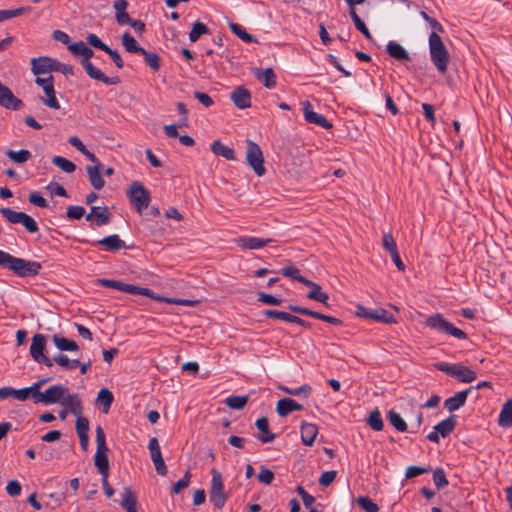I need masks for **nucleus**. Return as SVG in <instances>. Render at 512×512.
Segmentation results:
<instances>
[{"label": "nucleus", "mask_w": 512, "mask_h": 512, "mask_svg": "<svg viewBox=\"0 0 512 512\" xmlns=\"http://www.w3.org/2000/svg\"><path fill=\"white\" fill-rule=\"evenodd\" d=\"M68 49L73 55L82 57L80 61L81 66L91 79L100 81L106 85H117L121 82L119 76L108 77L99 68L93 65L90 59L94 56V51L83 41L70 44Z\"/></svg>", "instance_id": "f257e3e1"}, {"label": "nucleus", "mask_w": 512, "mask_h": 512, "mask_svg": "<svg viewBox=\"0 0 512 512\" xmlns=\"http://www.w3.org/2000/svg\"><path fill=\"white\" fill-rule=\"evenodd\" d=\"M0 266L22 278L35 277L42 269L40 262L18 258L3 250H0Z\"/></svg>", "instance_id": "f03ea898"}, {"label": "nucleus", "mask_w": 512, "mask_h": 512, "mask_svg": "<svg viewBox=\"0 0 512 512\" xmlns=\"http://www.w3.org/2000/svg\"><path fill=\"white\" fill-rule=\"evenodd\" d=\"M428 42L431 62L440 74H445L450 62V55L446 46L440 35L435 32L430 33Z\"/></svg>", "instance_id": "7ed1b4c3"}, {"label": "nucleus", "mask_w": 512, "mask_h": 512, "mask_svg": "<svg viewBox=\"0 0 512 512\" xmlns=\"http://www.w3.org/2000/svg\"><path fill=\"white\" fill-rule=\"evenodd\" d=\"M425 324L432 330H435L439 333L452 336L456 339L465 340L468 338L466 332L462 329L455 327L450 321H448L441 313H435L430 315Z\"/></svg>", "instance_id": "20e7f679"}, {"label": "nucleus", "mask_w": 512, "mask_h": 512, "mask_svg": "<svg viewBox=\"0 0 512 512\" xmlns=\"http://www.w3.org/2000/svg\"><path fill=\"white\" fill-rule=\"evenodd\" d=\"M97 449L94 456V465L102 478L109 476V460L107 452L109 451L106 444V436L103 428L98 425L95 429Z\"/></svg>", "instance_id": "39448f33"}, {"label": "nucleus", "mask_w": 512, "mask_h": 512, "mask_svg": "<svg viewBox=\"0 0 512 512\" xmlns=\"http://www.w3.org/2000/svg\"><path fill=\"white\" fill-rule=\"evenodd\" d=\"M127 197L130 204L135 208L138 213H142L151 201L150 192L139 181H133L127 189Z\"/></svg>", "instance_id": "423d86ee"}, {"label": "nucleus", "mask_w": 512, "mask_h": 512, "mask_svg": "<svg viewBox=\"0 0 512 512\" xmlns=\"http://www.w3.org/2000/svg\"><path fill=\"white\" fill-rule=\"evenodd\" d=\"M434 367L449 376L455 377L458 381L463 383H471L477 378L475 371L461 363L449 364L446 362H437L434 364Z\"/></svg>", "instance_id": "0eeeda50"}, {"label": "nucleus", "mask_w": 512, "mask_h": 512, "mask_svg": "<svg viewBox=\"0 0 512 512\" xmlns=\"http://www.w3.org/2000/svg\"><path fill=\"white\" fill-rule=\"evenodd\" d=\"M211 487L209 490V500L217 508L222 509L228 498L224 492V484L221 473L215 468L211 469Z\"/></svg>", "instance_id": "6e6552de"}, {"label": "nucleus", "mask_w": 512, "mask_h": 512, "mask_svg": "<svg viewBox=\"0 0 512 512\" xmlns=\"http://www.w3.org/2000/svg\"><path fill=\"white\" fill-rule=\"evenodd\" d=\"M0 213L9 223L22 224L29 233H36L39 230L37 222L24 212L5 207L0 209Z\"/></svg>", "instance_id": "1a4fd4ad"}, {"label": "nucleus", "mask_w": 512, "mask_h": 512, "mask_svg": "<svg viewBox=\"0 0 512 512\" xmlns=\"http://www.w3.org/2000/svg\"><path fill=\"white\" fill-rule=\"evenodd\" d=\"M98 284L107 287L113 288L125 293L134 294V295H142L146 297H154V292L146 287H139L133 284L124 283L118 280L105 279L101 278L97 280Z\"/></svg>", "instance_id": "9d476101"}, {"label": "nucleus", "mask_w": 512, "mask_h": 512, "mask_svg": "<svg viewBox=\"0 0 512 512\" xmlns=\"http://www.w3.org/2000/svg\"><path fill=\"white\" fill-rule=\"evenodd\" d=\"M246 160L257 176H263L266 172L261 148L252 140H247Z\"/></svg>", "instance_id": "9b49d317"}, {"label": "nucleus", "mask_w": 512, "mask_h": 512, "mask_svg": "<svg viewBox=\"0 0 512 512\" xmlns=\"http://www.w3.org/2000/svg\"><path fill=\"white\" fill-rule=\"evenodd\" d=\"M45 347L46 337L43 334H35L32 337L30 355L34 361L44 364L47 367H52L53 361L44 354Z\"/></svg>", "instance_id": "f8f14e48"}, {"label": "nucleus", "mask_w": 512, "mask_h": 512, "mask_svg": "<svg viewBox=\"0 0 512 512\" xmlns=\"http://www.w3.org/2000/svg\"><path fill=\"white\" fill-rule=\"evenodd\" d=\"M355 313L359 317L372 319L382 323L391 324L396 322L395 317L383 308L372 310L364 307L363 305H357Z\"/></svg>", "instance_id": "ddd939ff"}, {"label": "nucleus", "mask_w": 512, "mask_h": 512, "mask_svg": "<svg viewBox=\"0 0 512 512\" xmlns=\"http://www.w3.org/2000/svg\"><path fill=\"white\" fill-rule=\"evenodd\" d=\"M457 425V419L455 415H451L448 418L440 421L434 426V431L427 435V439L434 443H439L440 436L445 438L449 436Z\"/></svg>", "instance_id": "4468645a"}, {"label": "nucleus", "mask_w": 512, "mask_h": 512, "mask_svg": "<svg viewBox=\"0 0 512 512\" xmlns=\"http://www.w3.org/2000/svg\"><path fill=\"white\" fill-rule=\"evenodd\" d=\"M0 106L5 109H9V110H13V111L20 110L23 107L22 100L17 98L13 94L12 90L8 86L4 85L1 81H0Z\"/></svg>", "instance_id": "2eb2a0df"}, {"label": "nucleus", "mask_w": 512, "mask_h": 512, "mask_svg": "<svg viewBox=\"0 0 512 512\" xmlns=\"http://www.w3.org/2000/svg\"><path fill=\"white\" fill-rule=\"evenodd\" d=\"M148 449L157 474L165 476L167 474V466L163 460L159 442L156 437L149 440Z\"/></svg>", "instance_id": "dca6fc26"}, {"label": "nucleus", "mask_w": 512, "mask_h": 512, "mask_svg": "<svg viewBox=\"0 0 512 512\" xmlns=\"http://www.w3.org/2000/svg\"><path fill=\"white\" fill-rule=\"evenodd\" d=\"M302 106L306 122L315 124L327 130L332 128V123H330L322 114L313 111L312 105L309 101H304Z\"/></svg>", "instance_id": "f3484780"}, {"label": "nucleus", "mask_w": 512, "mask_h": 512, "mask_svg": "<svg viewBox=\"0 0 512 512\" xmlns=\"http://www.w3.org/2000/svg\"><path fill=\"white\" fill-rule=\"evenodd\" d=\"M288 309L291 312H293V313H298V314H302V315H305V316H310L312 318L328 322V323H330L332 325L338 326V325H342V323H343L342 320L339 319V318H336V317H333V316H328V315L322 314L320 312H317V311H314V310H311V309H308V308H305V307H301V306H298V305H289Z\"/></svg>", "instance_id": "a211bd4d"}, {"label": "nucleus", "mask_w": 512, "mask_h": 512, "mask_svg": "<svg viewBox=\"0 0 512 512\" xmlns=\"http://www.w3.org/2000/svg\"><path fill=\"white\" fill-rule=\"evenodd\" d=\"M68 387L64 385H53L43 392L41 403L48 405L54 403H60L64 398V395L68 392Z\"/></svg>", "instance_id": "6ab92c4d"}, {"label": "nucleus", "mask_w": 512, "mask_h": 512, "mask_svg": "<svg viewBox=\"0 0 512 512\" xmlns=\"http://www.w3.org/2000/svg\"><path fill=\"white\" fill-rule=\"evenodd\" d=\"M230 99L239 109H246L251 106V93L244 86H237L230 94Z\"/></svg>", "instance_id": "aec40b11"}, {"label": "nucleus", "mask_w": 512, "mask_h": 512, "mask_svg": "<svg viewBox=\"0 0 512 512\" xmlns=\"http://www.w3.org/2000/svg\"><path fill=\"white\" fill-rule=\"evenodd\" d=\"M473 387L467 388L463 391L457 392L454 396L447 398L444 401V407L449 412H454L462 407L467 400L468 395L472 392Z\"/></svg>", "instance_id": "412c9836"}, {"label": "nucleus", "mask_w": 512, "mask_h": 512, "mask_svg": "<svg viewBox=\"0 0 512 512\" xmlns=\"http://www.w3.org/2000/svg\"><path fill=\"white\" fill-rule=\"evenodd\" d=\"M272 242L270 238H257L250 236L239 237L236 240V244L244 250L260 249Z\"/></svg>", "instance_id": "4be33fe9"}, {"label": "nucleus", "mask_w": 512, "mask_h": 512, "mask_svg": "<svg viewBox=\"0 0 512 512\" xmlns=\"http://www.w3.org/2000/svg\"><path fill=\"white\" fill-rule=\"evenodd\" d=\"M61 406L68 409L74 416H80L83 413L82 400L76 393H66L61 400Z\"/></svg>", "instance_id": "5701e85b"}, {"label": "nucleus", "mask_w": 512, "mask_h": 512, "mask_svg": "<svg viewBox=\"0 0 512 512\" xmlns=\"http://www.w3.org/2000/svg\"><path fill=\"white\" fill-rule=\"evenodd\" d=\"M303 406L292 398H282L277 402L276 411L279 416L286 417L293 411H301Z\"/></svg>", "instance_id": "b1692460"}, {"label": "nucleus", "mask_w": 512, "mask_h": 512, "mask_svg": "<svg viewBox=\"0 0 512 512\" xmlns=\"http://www.w3.org/2000/svg\"><path fill=\"white\" fill-rule=\"evenodd\" d=\"M96 245H102L107 251L116 252L126 248V243L117 234L109 235L96 242Z\"/></svg>", "instance_id": "393cba45"}, {"label": "nucleus", "mask_w": 512, "mask_h": 512, "mask_svg": "<svg viewBox=\"0 0 512 512\" xmlns=\"http://www.w3.org/2000/svg\"><path fill=\"white\" fill-rule=\"evenodd\" d=\"M256 427L260 431V434L257 436V439L263 443H271L276 438V435L274 433H271L269 431V421L266 417H261L256 420L255 423Z\"/></svg>", "instance_id": "a878e982"}, {"label": "nucleus", "mask_w": 512, "mask_h": 512, "mask_svg": "<svg viewBox=\"0 0 512 512\" xmlns=\"http://www.w3.org/2000/svg\"><path fill=\"white\" fill-rule=\"evenodd\" d=\"M318 435V426L313 423L302 422L301 424V440L304 445L312 446Z\"/></svg>", "instance_id": "bb28decb"}, {"label": "nucleus", "mask_w": 512, "mask_h": 512, "mask_svg": "<svg viewBox=\"0 0 512 512\" xmlns=\"http://www.w3.org/2000/svg\"><path fill=\"white\" fill-rule=\"evenodd\" d=\"M254 75L266 88L272 89L276 86V75L272 68H257Z\"/></svg>", "instance_id": "cd10ccee"}, {"label": "nucleus", "mask_w": 512, "mask_h": 512, "mask_svg": "<svg viewBox=\"0 0 512 512\" xmlns=\"http://www.w3.org/2000/svg\"><path fill=\"white\" fill-rule=\"evenodd\" d=\"M120 506L127 512H138L137 498L131 487H125L123 489Z\"/></svg>", "instance_id": "c85d7f7f"}, {"label": "nucleus", "mask_w": 512, "mask_h": 512, "mask_svg": "<svg viewBox=\"0 0 512 512\" xmlns=\"http://www.w3.org/2000/svg\"><path fill=\"white\" fill-rule=\"evenodd\" d=\"M387 53L397 61H410L408 51L395 41H389L386 46Z\"/></svg>", "instance_id": "c756f323"}, {"label": "nucleus", "mask_w": 512, "mask_h": 512, "mask_svg": "<svg viewBox=\"0 0 512 512\" xmlns=\"http://www.w3.org/2000/svg\"><path fill=\"white\" fill-rule=\"evenodd\" d=\"M50 57L42 56L31 60V71L34 75L47 74L50 72Z\"/></svg>", "instance_id": "7c9ffc66"}, {"label": "nucleus", "mask_w": 512, "mask_h": 512, "mask_svg": "<svg viewBox=\"0 0 512 512\" xmlns=\"http://www.w3.org/2000/svg\"><path fill=\"white\" fill-rule=\"evenodd\" d=\"M100 168L101 165H93L86 167L89 181L96 190L102 189L105 185V181L100 174Z\"/></svg>", "instance_id": "2f4dec72"}, {"label": "nucleus", "mask_w": 512, "mask_h": 512, "mask_svg": "<svg viewBox=\"0 0 512 512\" xmlns=\"http://www.w3.org/2000/svg\"><path fill=\"white\" fill-rule=\"evenodd\" d=\"M498 424L504 428L512 426V399L507 400L503 404L499 414Z\"/></svg>", "instance_id": "473e14b6"}, {"label": "nucleus", "mask_w": 512, "mask_h": 512, "mask_svg": "<svg viewBox=\"0 0 512 512\" xmlns=\"http://www.w3.org/2000/svg\"><path fill=\"white\" fill-rule=\"evenodd\" d=\"M210 149L215 155L222 156L227 160H235L234 150L224 145L220 140L213 141L210 146Z\"/></svg>", "instance_id": "72a5a7b5"}, {"label": "nucleus", "mask_w": 512, "mask_h": 512, "mask_svg": "<svg viewBox=\"0 0 512 512\" xmlns=\"http://www.w3.org/2000/svg\"><path fill=\"white\" fill-rule=\"evenodd\" d=\"M43 91L45 93V97H40V101L51 109H60V103L56 98L54 84L49 87L46 86Z\"/></svg>", "instance_id": "f704fd0d"}, {"label": "nucleus", "mask_w": 512, "mask_h": 512, "mask_svg": "<svg viewBox=\"0 0 512 512\" xmlns=\"http://www.w3.org/2000/svg\"><path fill=\"white\" fill-rule=\"evenodd\" d=\"M53 342L60 351H78V344L71 339L65 338L60 335L53 336Z\"/></svg>", "instance_id": "c9c22d12"}, {"label": "nucleus", "mask_w": 512, "mask_h": 512, "mask_svg": "<svg viewBox=\"0 0 512 512\" xmlns=\"http://www.w3.org/2000/svg\"><path fill=\"white\" fill-rule=\"evenodd\" d=\"M122 44L125 48V50L129 53H138L141 54L144 50L143 47H141L135 38L130 35V33L126 32L122 36Z\"/></svg>", "instance_id": "e433bc0d"}, {"label": "nucleus", "mask_w": 512, "mask_h": 512, "mask_svg": "<svg viewBox=\"0 0 512 512\" xmlns=\"http://www.w3.org/2000/svg\"><path fill=\"white\" fill-rule=\"evenodd\" d=\"M94 224L98 227L108 225L111 221V213L107 207L95 206Z\"/></svg>", "instance_id": "4c0bfd02"}, {"label": "nucleus", "mask_w": 512, "mask_h": 512, "mask_svg": "<svg viewBox=\"0 0 512 512\" xmlns=\"http://www.w3.org/2000/svg\"><path fill=\"white\" fill-rule=\"evenodd\" d=\"M114 397L107 388H102L97 396V401L102 404V412L108 413L113 403Z\"/></svg>", "instance_id": "58836bf2"}, {"label": "nucleus", "mask_w": 512, "mask_h": 512, "mask_svg": "<svg viewBox=\"0 0 512 512\" xmlns=\"http://www.w3.org/2000/svg\"><path fill=\"white\" fill-rule=\"evenodd\" d=\"M387 419L389 423L399 432H405L407 430V424L404 421V419L401 417V415L394 411L390 410L387 413Z\"/></svg>", "instance_id": "ea45409f"}, {"label": "nucleus", "mask_w": 512, "mask_h": 512, "mask_svg": "<svg viewBox=\"0 0 512 512\" xmlns=\"http://www.w3.org/2000/svg\"><path fill=\"white\" fill-rule=\"evenodd\" d=\"M307 298L320 302L325 306L329 307L328 300L329 295L326 292L322 291V288L319 284H316L307 294Z\"/></svg>", "instance_id": "a19ab883"}, {"label": "nucleus", "mask_w": 512, "mask_h": 512, "mask_svg": "<svg viewBox=\"0 0 512 512\" xmlns=\"http://www.w3.org/2000/svg\"><path fill=\"white\" fill-rule=\"evenodd\" d=\"M229 28L231 29V31L236 35L238 36L242 41H244L245 43H253V42H256L257 40L255 39V37L251 34H249L245 28L243 26H241L240 24H237V23H233V22H230L229 23Z\"/></svg>", "instance_id": "79ce46f5"}, {"label": "nucleus", "mask_w": 512, "mask_h": 512, "mask_svg": "<svg viewBox=\"0 0 512 512\" xmlns=\"http://www.w3.org/2000/svg\"><path fill=\"white\" fill-rule=\"evenodd\" d=\"M141 55L144 57L146 64L153 70L159 71L161 68V58L156 52L143 50Z\"/></svg>", "instance_id": "37998d69"}, {"label": "nucleus", "mask_w": 512, "mask_h": 512, "mask_svg": "<svg viewBox=\"0 0 512 512\" xmlns=\"http://www.w3.org/2000/svg\"><path fill=\"white\" fill-rule=\"evenodd\" d=\"M248 401L249 397L247 395H232L225 399V404L231 409L241 410L246 406Z\"/></svg>", "instance_id": "c03bdc74"}, {"label": "nucleus", "mask_w": 512, "mask_h": 512, "mask_svg": "<svg viewBox=\"0 0 512 512\" xmlns=\"http://www.w3.org/2000/svg\"><path fill=\"white\" fill-rule=\"evenodd\" d=\"M349 14H350V17H351L356 29L358 31H360L366 39L371 40L372 35H371L369 29L367 28V26L365 25V23L361 20L359 15L356 13L355 8L350 9Z\"/></svg>", "instance_id": "a18cd8bd"}, {"label": "nucleus", "mask_w": 512, "mask_h": 512, "mask_svg": "<svg viewBox=\"0 0 512 512\" xmlns=\"http://www.w3.org/2000/svg\"><path fill=\"white\" fill-rule=\"evenodd\" d=\"M31 10L32 8L29 6L9 10H0V23L11 18L27 14L31 12Z\"/></svg>", "instance_id": "49530a36"}, {"label": "nucleus", "mask_w": 512, "mask_h": 512, "mask_svg": "<svg viewBox=\"0 0 512 512\" xmlns=\"http://www.w3.org/2000/svg\"><path fill=\"white\" fill-rule=\"evenodd\" d=\"M209 33H210V29L207 27L206 24H204L200 21H196L193 24L192 29L189 33V40L191 42H196L202 35L209 34Z\"/></svg>", "instance_id": "de8ad7c7"}, {"label": "nucleus", "mask_w": 512, "mask_h": 512, "mask_svg": "<svg viewBox=\"0 0 512 512\" xmlns=\"http://www.w3.org/2000/svg\"><path fill=\"white\" fill-rule=\"evenodd\" d=\"M6 155L10 160L17 164H23L31 158V152L26 149H21L19 151L7 150Z\"/></svg>", "instance_id": "09e8293b"}, {"label": "nucleus", "mask_w": 512, "mask_h": 512, "mask_svg": "<svg viewBox=\"0 0 512 512\" xmlns=\"http://www.w3.org/2000/svg\"><path fill=\"white\" fill-rule=\"evenodd\" d=\"M279 388H280V390H282L283 392H285L289 395L303 396L304 398L309 397L312 392V388L308 384H303L302 386H300L298 388H289L286 386H280Z\"/></svg>", "instance_id": "8fccbe9b"}, {"label": "nucleus", "mask_w": 512, "mask_h": 512, "mask_svg": "<svg viewBox=\"0 0 512 512\" xmlns=\"http://www.w3.org/2000/svg\"><path fill=\"white\" fill-rule=\"evenodd\" d=\"M52 163L66 173H73L76 170V165L62 156H54Z\"/></svg>", "instance_id": "3c124183"}, {"label": "nucleus", "mask_w": 512, "mask_h": 512, "mask_svg": "<svg viewBox=\"0 0 512 512\" xmlns=\"http://www.w3.org/2000/svg\"><path fill=\"white\" fill-rule=\"evenodd\" d=\"M48 378L46 379H41V380H38L37 382H34L30 387H27L29 393H30V396L32 398V400L34 401V403H39L42 399L43 396H40V395H43V392L40 391V388L48 382Z\"/></svg>", "instance_id": "603ef678"}, {"label": "nucleus", "mask_w": 512, "mask_h": 512, "mask_svg": "<svg viewBox=\"0 0 512 512\" xmlns=\"http://www.w3.org/2000/svg\"><path fill=\"white\" fill-rule=\"evenodd\" d=\"M48 378L46 379H41V380H38L37 382H34L30 387H27L29 393H30V396L32 398V400L34 401V403H39L42 399L43 396H40V395H43V392L40 391V388L48 382Z\"/></svg>", "instance_id": "864d4df0"}, {"label": "nucleus", "mask_w": 512, "mask_h": 512, "mask_svg": "<svg viewBox=\"0 0 512 512\" xmlns=\"http://www.w3.org/2000/svg\"><path fill=\"white\" fill-rule=\"evenodd\" d=\"M367 423L374 431H381L383 429L384 423L378 409L373 410L369 414Z\"/></svg>", "instance_id": "5fc2aeb1"}, {"label": "nucleus", "mask_w": 512, "mask_h": 512, "mask_svg": "<svg viewBox=\"0 0 512 512\" xmlns=\"http://www.w3.org/2000/svg\"><path fill=\"white\" fill-rule=\"evenodd\" d=\"M356 502L366 512L379 511V506L368 496H359Z\"/></svg>", "instance_id": "6e6d98bb"}, {"label": "nucleus", "mask_w": 512, "mask_h": 512, "mask_svg": "<svg viewBox=\"0 0 512 512\" xmlns=\"http://www.w3.org/2000/svg\"><path fill=\"white\" fill-rule=\"evenodd\" d=\"M433 482H434L435 486L437 487V489H439V490L448 486L449 482H448L445 472L442 468H437L433 472Z\"/></svg>", "instance_id": "4d7b16f0"}, {"label": "nucleus", "mask_w": 512, "mask_h": 512, "mask_svg": "<svg viewBox=\"0 0 512 512\" xmlns=\"http://www.w3.org/2000/svg\"><path fill=\"white\" fill-rule=\"evenodd\" d=\"M153 300L159 301V302H166L170 304H177V305H184V306H193L194 301L187 300V299H180V298H167L162 296H157L154 294V297H150Z\"/></svg>", "instance_id": "13d9d810"}, {"label": "nucleus", "mask_w": 512, "mask_h": 512, "mask_svg": "<svg viewBox=\"0 0 512 512\" xmlns=\"http://www.w3.org/2000/svg\"><path fill=\"white\" fill-rule=\"evenodd\" d=\"M85 215V209L82 206L71 205L67 208L66 217L71 220H79Z\"/></svg>", "instance_id": "bf43d9fd"}, {"label": "nucleus", "mask_w": 512, "mask_h": 512, "mask_svg": "<svg viewBox=\"0 0 512 512\" xmlns=\"http://www.w3.org/2000/svg\"><path fill=\"white\" fill-rule=\"evenodd\" d=\"M76 424L75 429L78 434V436L82 435H88L89 432V421L87 418L83 417L82 415L76 416Z\"/></svg>", "instance_id": "052dcab7"}, {"label": "nucleus", "mask_w": 512, "mask_h": 512, "mask_svg": "<svg viewBox=\"0 0 512 512\" xmlns=\"http://www.w3.org/2000/svg\"><path fill=\"white\" fill-rule=\"evenodd\" d=\"M257 478H258L259 482L269 485L272 483V481L274 479V473L262 465V466H260Z\"/></svg>", "instance_id": "680f3d73"}, {"label": "nucleus", "mask_w": 512, "mask_h": 512, "mask_svg": "<svg viewBox=\"0 0 512 512\" xmlns=\"http://www.w3.org/2000/svg\"><path fill=\"white\" fill-rule=\"evenodd\" d=\"M29 396L30 393L27 387L21 389H14L13 387H8V397H14L19 401H26L29 398Z\"/></svg>", "instance_id": "e2e57ef3"}, {"label": "nucleus", "mask_w": 512, "mask_h": 512, "mask_svg": "<svg viewBox=\"0 0 512 512\" xmlns=\"http://www.w3.org/2000/svg\"><path fill=\"white\" fill-rule=\"evenodd\" d=\"M281 274L285 277H289L293 280L299 281L302 275L300 274V270L294 265H288L281 269Z\"/></svg>", "instance_id": "0e129e2a"}, {"label": "nucleus", "mask_w": 512, "mask_h": 512, "mask_svg": "<svg viewBox=\"0 0 512 512\" xmlns=\"http://www.w3.org/2000/svg\"><path fill=\"white\" fill-rule=\"evenodd\" d=\"M190 477L191 475L189 471H187L180 480L173 484L172 493L178 494L182 489L188 487L190 483Z\"/></svg>", "instance_id": "69168bd1"}, {"label": "nucleus", "mask_w": 512, "mask_h": 512, "mask_svg": "<svg viewBox=\"0 0 512 512\" xmlns=\"http://www.w3.org/2000/svg\"><path fill=\"white\" fill-rule=\"evenodd\" d=\"M258 301L265 303L267 305H280L282 303V299L275 297L271 294H267L264 292H258Z\"/></svg>", "instance_id": "338daca9"}, {"label": "nucleus", "mask_w": 512, "mask_h": 512, "mask_svg": "<svg viewBox=\"0 0 512 512\" xmlns=\"http://www.w3.org/2000/svg\"><path fill=\"white\" fill-rule=\"evenodd\" d=\"M296 491L302 498L304 506L306 508H310L314 504L315 498L312 495H310L301 485L297 486Z\"/></svg>", "instance_id": "774afa93"}]
</instances>
